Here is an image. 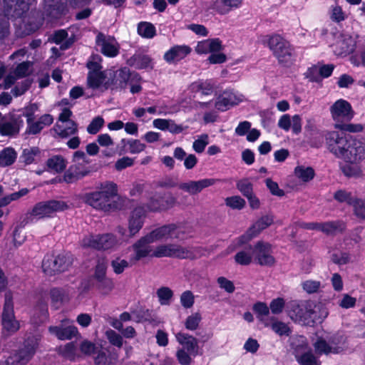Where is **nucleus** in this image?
<instances>
[{"label": "nucleus", "instance_id": "nucleus-30", "mask_svg": "<svg viewBox=\"0 0 365 365\" xmlns=\"http://www.w3.org/2000/svg\"><path fill=\"white\" fill-rule=\"evenodd\" d=\"M242 2V0H214L212 4V9L218 14L224 15L233 9L239 8Z\"/></svg>", "mask_w": 365, "mask_h": 365}, {"label": "nucleus", "instance_id": "nucleus-20", "mask_svg": "<svg viewBox=\"0 0 365 365\" xmlns=\"http://www.w3.org/2000/svg\"><path fill=\"white\" fill-rule=\"evenodd\" d=\"M254 255L261 265H272L275 260L272 255V247L269 243L259 242L253 250Z\"/></svg>", "mask_w": 365, "mask_h": 365}, {"label": "nucleus", "instance_id": "nucleus-48", "mask_svg": "<svg viewBox=\"0 0 365 365\" xmlns=\"http://www.w3.org/2000/svg\"><path fill=\"white\" fill-rule=\"evenodd\" d=\"M57 262V272H64L66 270L72 263V258L69 254H60L56 256Z\"/></svg>", "mask_w": 365, "mask_h": 365}, {"label": "nucleus", "instance_id": "nucleus-18", "mask_svg": "<svg viewBox=\"0 0 365 365\" xmlns=\"http://www.w3.org/2000/svg\"><path fill=\"white\" fill-rule=\"evenodd\" d=\"M48 330L60 340L71 339L78 334V329L67 319L62 320L60 326H51Z\"/></svg>", "mask_w": 365, "mask_h": 365}, {"label": "nucleus", "instance_id": "nucleus-16", "mask_svg": "<svg viewBox=\"0 0 365 365\" xmlns=\"http://www.w3.org/2000/svg\"><path fill=\"white\" fill-rule=\"evenodd\" d=\"M96 45L101 52L108 57H115L119 53L120 46L115 38L99 34L96 37Z\"/></svg>", "mask_w": 365, "mask_h": 365}, {"label": "nucleus", "instance_id": "nucleus-9", "mask_svg": "<svg viewBox=\"0 0 365 365\" xmlns=\"http://www.w3.org/2000/svg\"><path fill=\"white\" fill-rule=\"evenodd\" d=\"M155 257H174L179 258H195L198 256L193 248L183 247L177 245H163L153 249Z\"/></svg>", "mask_w": 365, "mask_h": 365}, {"label": "nucleus", "instance_id": "nucleus-60", "mask_svg": "<svg viewBox=\"0 0 365 365\" xmlns=\"http://www.w3.org/2000/svg\"><path fill=\"white\" fill-rule=\"evenodd\" d=\"M126 145L128 151L132 154L139 153L143 151L146 147L144 143L136 139L128 140Z\"/></svg>", "mask_w": 365, "mask_h": 365}, {"label": "nucleus", "instance_id": "nucleus-36", "mask_svg": "<svg viewBox=\"0 0 365 365\" xmlns=\"http://www.w3.org/2000/svg\"><path fill=\"white\" fill-rule=\"evenodd\" d=\"M294 309L289 312V316L290 318L296 322H298L302 324H310V318L306 311L299 312L298 308L302 307H309V304L304 305H298L296 304H293Z\"/></svg>", "mask_w": 365, "mask_h": 365}, {"label": "nucleus", "instance_id": "nucleus-31", "mask_svg": "<svg viewBox=\"0 0 365 365\" xmlns=\"http://www.w3.org/2000/svg\"><path fill=\"white\" fill-rule=\"evenodd\" d=\"M68 165L67 160L61 155H53L46 161V170L53 173H61Z\"/></svg>", "mask_w": 365, "mask_h": 365}, {"label": "nucleus", "instance_id": "nucleus-26", "mask_svg": "<svg viewBox=\"0 0 365 365\" xmlns=\"http://www.w3.org/2000/svg\"><path fill=\"white\" fill-rule=\"evenodd\" d=\"M178 342L181 345L179 349L188 351L190 354H198V341L194 336L184 333L179 332L175 334Z\"/></svg>", "mask_w": 365, "mask_h": 365}, {"label": "nucleus", "instance_id": "nucleus-45", "mask_svg": "<svg viewBox=\"0 0 365 365\" xmlns=\"http://www.w3.org/2000/svg\"><path fill=\"white\" fill-rule=\"evenodd\" d=\"M28 192V189L23 188L18 192L11 193V195L0 198V207H3L9 205L12 201L18 200L21 197L26 195Z\"/></svg>", "mask_w": 365, "mask_h": 365}, {"label": "nucleus", "instance_id": "nucleus-42", "mask_svg": "<svg viewBox=\"0 0 365 365\" xmlns=\"http://www.w3.org/2000/svg\"><path fill=\"white\" fill-rule=\"evenodd\" d=\"M138 33L144 38H152L155 36L156 30L152 24L141 22L138 24Z\"/></svg>", "mask_w": 365, "mask_h": 365}, {"label": "nucleus", "instance_id": "nucleus-22", "mask_svg": "<svg viewBox=\"0 0 365 365\" xmlns=\"http://www.w3.org/2000/svg\"><path fill=\"white\" fill-rule=\"evenodd\" d=\"M23 126V120L20 117L14 115L5 116L0 123V133L2 135H15L19 133Z\"/></svg>", "mask_w": 365, "mask_h": 365}, {"label": "nucleus", "instance_id": "nucleus-38", "mask_svg": "<svg viewBox=\"0 0 365 365\" xmlns=\"http://www.w3.org/2000/svg\"><path fill=\"white\" fill-rule=\"evenodd\" d=\"M174 202V199L172 197H160L156 196L152 199L148 206V210L155 211L158 210L167 209L171 206Z\"/></svg>", "mask_w": 365, "mask_h": 365}, {"label": "nucleus", "instance_id": "nucleus-2", "mask_svg": "<svg viewBox=\"0 0 365 365\" xmlns=\"http://www.w3.org/2000/svg\"><path fill=\"white\" fill-rule=\"evenodd\" d=\"M128 79L126 69L116 71H106L89 72L87 78L88 87L93 90L103 91L113 86L123 87Z\"/></svg>", "mask_w": 365, "mask_h": 365}, {"label": "nucleus", "instance_id": "nucleus-14", "mask_svg": "<svg viewBox=\"0 0 365 365\" xmlns=\"http://www.w3.org/2000/svg\"><path fill=\"white\" fill-rule=\"evenodd\" d=\"M181 234H182V228L175 225H168L155 229L145 237L148 242L153 243L156 241L168 239H182Z\"/></svg>", "mask_w": 365, "mask_h": 365}, {"label": "nucleus", "instance_id": "nucleus-8", "mask_svg": "<svg viewBox=\"0 0 365 365\" xmlns=\"http://www.w3.org/2000/svg\"><path fill=\"white\" fill-rule=\"evenodd\" d=\"M329 112L334 125L351 121L355 115L351 103L343 98L334 101L329 107Z\"/></svg>", "mask_w": 365, "mask_h": 365}, {"label": "nucleus", "instance_id": "nucleus-28", "mask_svg": "<svg viewBox=\"0 0 365 365\" xmlns=\"http://www.w3.org/2000/svg\"><path fill=\"white\" fill-rule=\"evenodd\" d=\"M306 227L309 230H320L326 234H333L345 228V224L341 221L328 222L325 223H310Z\"/></svg>", "mask_w": 365, "mask_h": 365}, {"label": "nucleus", "instance_id": "nucleus-56", "mask_svg": "<svg viewBox=\"0 0 365 365\" xmlns=\"http://www.w3.org/2000/svg\"><path fill=\"white\" fill-rule=\"evenodd\" d=\"M132 264L130 261L122 259L120 257H116L111 262V267L113 272L115 274H121L123 271L129 267V264Z\"/></svg>", "mask_w": 365, "mask_h": 365}, {"label": "nucleus", "instance_id": "nucleus-61", "mask_svg": "<svg viewBox=\"0 0 365 365\" xmlns=\"http://www.w3.org/2000/svg\"><path fill=\"white\" fill-rule=\"evenodd\" d=\"M106 336L111 344L119 348L123 346V337L115 331L112 329L107 330L106 331Z\"/></svg>", "mask_w": 365, "mask_h": 365}, {"label": "nucleus", "instance_id": "nucleus-41", "mask_svg": "<svg viewBox=\"0 0 365 365\" xmlns=\"http://www.w3.org/2000/svg\"><path fill=\"white\" fill-rule=\"evenodd\" d=\"M158 301L161 305H170L173 297V292L169 287H163L156 292Z\"/></svg>", "mask_w": 365, "mask_h": 365}, {"label": "nucleus", "instance_id": "nucleus-52", "mask_svg": "<svg viewBox=\"0 0 365 365\" xmlns=\"http://www.w3.org/2000/svg\"><path fill=\"white\" fill-rule=\"evenodd\" d=\"M334 128L353 133H360L364 130L363 125L360 123H346V122L334 125Z\"/></svg>", "mask_w": 365, "mask_h": 365}, {"label": "nucleus", "instance_id": "nucleus-33", "mask_svg": "<svg viewBox=\"0 0 365 365\" xmlns=\"http://www.w3.org/2000/svg\"><path fill=\"white\" fill-rule=\"evenodd\" d=\"M53 130L58 137L66 138L78 132V126L74 121H67L66 123H56Z\"/></svg>", "mask_w": 365, "mask_h": 365}, {"label": "nucleus", "instance_id": "nucleus-1", "mask_svg": "<svg viewBox=\"0 0 365 365\" xmlns=\"http://www.w3.org/2000/svg\"><path fill=\"white\" fill-rule=\"evenodd\" d=\"M329 150L336 157L342 158L345 165L344 174L348 177H360L363 174L362 162L365 160V145L359 140L336 130L325 135Z\"/></svg>", "mask_w": 365, "mask_h": 365}, {"label": "nucleus", "instance_id": "nucleus-49", "mask_svg": "<svg viewBox=\"0 0 365 365\" xmlns=\"http://www.w3.org/2000/svg\"><path fill=\"white\" fill-rule=\"evenodd\" d=\"M89 173L87 169L78 170L75 166H71L70 169L64 174V180L66 182H71L74 178H78L86 175Z\"/></svg>", "mask_w": 365, "mask_h": 365}, {"label": "nucleus", "instance_id": "nucleus-54", "mask_svg": "<svg viewBox=\"0 0 365 365\" xmlns=\"http://www.w3.org/2000/svg\"><path fill=\"white\" fill-rule=\"evenodd\" d=\"M302 287L304 292L308 294L317 292L322 287L321 282L314 279H307L302 282Z\"/></svg>", "mask_w": 365, "mask_h": 365}, {"label": "nucleus", "instance_id": "nucleus-39", "mask_svg": "<svg viewBox=\"0 0 365 365\" xmlns=\"http://www.w3.org/2000/svg\"><path fill=\"white\" fill-rule=\"evenodd\" d=\"M17 154L11 148H4L0 152V166L5 167L14 163Z\"/></svg>", "mask_w": 365, "mask_h": 365}, {"label": "nucleus", "instance_id": "nucleus-21", "mask_svg": "<svg viewBox=\"0 0 365 365\" xmlns=\"http://www.w3.org/2000/svg\"><path fill=\"white\" fill-rule=\"evenodd\" d=\"M150 243L146 240V237L141 238L135 243L132 247L133 254L130 256V262L135 264L143 257H153V249L150 246Z\"/></svg>", "mask_w": 365, "mask_h": 365}, {"label": "nucleus", "instance_id": "nucleus-23", "mask_svg": "<svg viewBox=\"0 0 365 365\" xmlns=\"http://www.w3.org/2000/svg\"><path fill=\"white\" fill-rule=\"evenodd\" d=\"M192 51L187 45H176L171 47L164 54V59L169 63H175L185 58Z\"/></svg>", "mask_w": 365, "mask_h": 365}, {"label": "nucleus", "instance_id": "nucleus-50", "mask_svg": "<svg viewBox=\"0 0 365 365\" xmlns=\"http://www.w3.org/2000/svg\"><path fill=\"white\" fill-rule=\"evenodd\" d=\"M350 63L355 67H365V46L349 58Z\"/></svg>", "mask_w": 365, "mask_h": 365}, {"label": "nucleus", "instance_id": "nucleus-25", "mask_svg": "<svg viewBox=\"0 0 365 365\" xmlns=\"http://www.w3.org/2000/svg\"><path fill=\"white\" fill-rule=\"evenodd\" d=\"M146 210L143 207H135L129 217L128 229L130 235H134L141 229Z\"/></svg>", "mask_w": 365, "mask_h": 365}, {"label": "nucleus", "instance_id": "nucleus-7", "mask_svg": "<svg viewBox=\"0 0 365 365\" xmlns=\"http://www.w3.org/2000/svg\"><path fill=\"white\" fill-rule=\"evenodd\" d=\"M273 222L274 219L272 215H264L260 217L245 235L240 236L234 241V242L227 248V253L233 252L237 247H240L249 242L252 237L270 226Z\"/></svg>", "mask_w": 365, "mask_h": 365}, {"label": "nucleus", "instance_id": "nucleus-63", "mask_svg": "<svg viewBox=\"0 0 365 365\" xmlns=\"http://www.w3.org/2000/svg\"><path fill=\"white\" fill-rule=\"evenodd\" d=\"M271 327L272 329L279 336H288L290 332L289 327L285 323L282 322H274L272 324Z\"/></svg>", "mask_w": 365, "mask_h": 365}, {"label": "nucleus", "instance_id": "nucleus-29", "mask_svg": "<svg viewBox=\"0 0 365 365\" xmlns=\"http://www.w3.org/2000/svg\"><path fill=\"white\" fill-rule=\"evenodd\" d=\"M299 312L306 311L310 318L311 322H321L328 316V310L326 307L322 304H316L312 307V304H309V307H302L298 308Z\"/></svg>", "mask_w": 365, "mask_h": 365}, {"label": "nucleus", "instance_id": "nucleus-27", "mask_svg": "<svg viewBox=\"0 0 365 365\" xmlns=\"http://www.w3.org/2000/svg\"><path fill=\"white\" fill-rule=\"evenodd\" d=\"M222 49V42L219 38H208L199 41L195 50L198 54H207L220 51Z\"/></svg>", "mask_w": 365, "mask_h": 365}, {"label": "nucleus", "instance_id": "nucleus-57", "mask_svg": "<svg viewBox=\"0 0 365 365\" xmlns=\"http://www.w3.org/2000/svg\"><path fill=\"white\" fill-rule=\"evenodd\" d=\"M180 301L184 308L190 309L195 303V295L191 291H185L180 295Z\"/></svg>", "mask_w": 365, "mask_h": 365}, {"label": "nucleus", "instance_id": "nucleus-11", "mask_svg": "<svg viewBox=\"0 0 365 365\" xmlns=\"http://www.w3.org/2000/svg\"><path fill=\"white\" fill-rule=\"evenodd\" d=\"M294 354L300 365H320L319 355H314L308 346V343L304 336L297 338V344H294Z\"/></svg>", "mask_w": 365, "mask_h": 365}, {"label": "nucleus", "instance_id": "nucleus-51", "mask_svg": "<svg viewBox=\"0 0 365 365\" xmlns=\"http://www.w3.org/2000/svg\"><path fill=\"white\" fill-rule=\"evenodd\" d=\"M202 319L199 312H195L188 316L185 321V327L187 329L194 331L197 329Z\"/></svg>", "mask_w": 365, "mask_h": 365}, {"label": "nucleus", "instance_id": "nucleus-3", "mask_svg": "<svg viewBox=\"0 0 365 365\" xmlns=\"http://www.w3.org/2000/svg\"><path fill=\"white\" fill-rule=\"evenodd\" d=\"M117 197V185L111 182H105L98 187L96 191L87 194L86 201L97 210L110 211L116 207Z\"/></svg>", "mask_w": 365, "mask_h": 365}, {"label": "nucleus", "instance_id": "nucleus-6", "mask_svg": "<svg viewBox=\"0 0 365 365\" xmlns=\"http://www.w3.org/2000/svg\"><path fill=\"white\" fill-rule=\"evenodd\" d=\"M2 335L5 337L15 334L20 329V322L16 319L14 304L9 295L5 297V302L1 315Z\"/></svg>", "mask_w": 365, "mask_h": 365}, {"label": "nucleus", "instance_id": "nucleus-34", "mask_svg": "<svg viewBox=\"0 0 365 365\" xmlns=\"http://www.w3.org/2000/svg\"><path fill=\"white\" fill-rule=\"evenodd\" d=\"M213 88L214 86L210 81H197L190 86L189 91L195 94L207 96L212 93Z\"/></svg>", "mask_w": 365, "mask_h": 365}, {"label": "nucleus", "instance_id": "nucleus-47", "mask_svg": "<svg viewBox=\"0 0 365 365\" xmlns=\"http://www.w3.org/2000/svg\"><path fill=\"white\" fill-rule=\"evenodd\" d=\"M225 205L233 210H242L245 206V200L240 196L228 197L225 200Z\"/></svg>", "mask_w": 365, "mask_h": 365}, {"label": "nucleus", "instance_id": "nucleus-53", "mask_svg": "<svg viewBox=\"0 0 365 365\" xmlns=\"http://www.w3.org/2000/svg\"><path fill=\"white\" fill-rule=\"evenodd\" d=\"M351 205H352L354 215L357 217L365 219V200L354 197Z\"/></svg>", "mask_w": 365, "mask_h": 365}, {"label": "nucleus", "instance_id": "nucleus-15", "mask_svg": "<svg viewBox=\"0 0 365 365\" xmlns=\"http://www.w3.org/2000/svg\"><path fill=\"white\" fill-rule=\"evenodd\" d=\"M245 100V96L237 91L227 90L223 91L216 99L215 107L217 110L225 111L238 105Z\"/></svg>", "mask_w": 365, "mask_h": 365}, {"label": "nucleus", "instance_id": "nucleus-46", "mask_svg": "<svg viewBox=\"0 0 365 365\" xmlns=\"http://www.w3.org/2000/svg\"><path fill=\"white\" fill-rule=\"evenodd\" d=\"M40 158V150L36 148L24 149L21 155L26 164H31Z\"/></svg>", "mask_w": 365, "mask_h": 365}, {"label": "nucleus", "instance_id": "nucleus-55", "mask_svg": "<svg viewBox=\"0 0 365 365\" xmlns=\"http://www.w3.org/2000/svg\"><path fill=\"white\" fill-rule=\"evenodd\" d=\"M105 123L104 119L101 116L94 118L87 127V132L94 135L98 133Z\"/></svg>", "mask_w": 365, "mask_h": 365}, {"label": "nucleus", "instance_id": "nucleus-58", "mask_svg": "<svg viewBox=\"0 0 365 365\" xmlns=\"http://www.w3.org/2000/svg\"><path fill=\"white\" fill-rule=\"evenodd\" d=\"M209 143V136L207 134H202L198 136L197 139H196L192 144L193 150L198 153H202Z\"/></svg>", "mask_w": 365, "mask_h": 365}, {"label": "nucleus", "instance_id": "nucleus-32", "mask_svg": "<svg viewBox=\"0 0 365 365\" xmlns=\"http://www.w3.org/2000/svg\"><path fill=\"white\" fill-rule=\"evenodd\" d=\"M294 175L299 182L306 183L314 178L315 172L311 166L298 164L294 170Z\"/></svg>", "mask_w": 365, "mask_h": 365}, {"label": "nucleus", "instance_id": "nucleus-44", "mask_svg": "<svg viewBox=\"0 0 365 365\" xmlns=\"http://www.w3.org/2000/svg\"><path fill=\"white\" fill-rule=\"evenodd\" d=\"M253 255V250L250 247L248 250L238 252L235 256V259L239 264L247 265L251 262Z\"/></svg>", "mask_w": 365, "mask_h": 365}, {"label": "nucleus", "instance_id": "nucleus-43", "mask_svg": "<svg viewBox=\"0 0 365 365\" xmlns=\"http://www.w3.org/2000/svg\"><path fill=\"white\" fill-rule=\"evenodd\" d=\"M330 19L335 22H341L346 19V14L342 8L337 4L331 5L329 8Z\"/></svg>", "mask_w": 365, "mask_h": 365}, {"label": "nucleus", "instance_id": "nucleus-5", "mask_svg": "<svg viewBox=\"0 0 365 365\" xmlns=\"http://www.w3.org/2000/svg\"><path fill=\"white\" fill-rule=\"evenodd\" d=\"M267 45L281 65L285 67L292 65L294 50L287 41L279 35H274L269 38Z\"/></svg>", "mask_w": 365, "mask_h": 365}, {"label": "nucleus", "instance_id": "nucleus-17", "mask_svg": "<svg viewBox=\"0 0 365 365\" xmlns=\"http://www.w3.org/2000/svg\"><path fill=\"white\" fill-rule=\"evenodd\" d=\"M38 338H36L34 341L30 344L26 342V349L21 350L19 354L8 358L6 361V365H24L26 364L34 354L38 344Z\"/></svg>", "mask_w": 365, "mask_h": 365}, {"label": "nucleus", "instance_id": "nucleus-37", "mask_svg": "<svg viewBox=\"0 0 365 365\" xmlns=\"http://www.w3.org/2000/svg\"><path fill=\"white\" fill-rule=\"evenodd\" d=\"M53 121L51 115L46 114L42 115L38 121L28 123V132L31 134L39 133L45 126L51 125Z\"/></svg>", "mask_w": 365, "mask_h": 365}, {"label": "nucleus", "instance_id": "nucleus-12", "mask_svg": "<svg viewBox=\"0 0 365 365\" xmlns=\"http://www.w3.org/2000/svg\"><path fill=\"white\" fill-rule=\"evenodd\" d=\"M313 345L317 355L339 354L344 349L340 340L331 339L327 334L317 336V339Z\"/></svg>", "mask_w": 365, "mask_h": 365}, {"label": "nucleus", "instance_id": "nucleus-19", "mask_svg": "<svg viewBox=\"0 0 365 365\" xmlns=\"http://www.w3.org/2000/svg\"><path fill=\"white\" fill-rule=\"evenodd\" d=\"M217 180L214 178H204L199 180H189L179 185V188L190 195H197L203 189L215 184Z\"/></svg>", "mask_w": 365, "mask_h": 365}, {"label": "nucleus", "instance_id": "nucleus-64", "mask_svg": "<svg viewBox=\"0 0 365 365\" xmlns=\"http://www.w3.org/2000/svg\"><path fill=\"white\" fill-rule=\"evenodd\" d=\"M237 187L245 197H247L254 193L252 185L247 180H242L237 182Z\"/></svg>", "mask_w": 365, "mask_h": 365}, {"label": "nucleus", "instance_id": "nucleus-35", "mask_svg": "<svg viewBox=\"0 0 365 365\" xmlns=\"http://www.w3.org/2000/svg\"><path fill=\"white\" fill-rule=\"evenodd\" d=\"M44 10L48 16L57 18L63 11L64 0H43Z\"/></svg>", "mask_w": 365, "mask_h": 365}, {"label": "nucleus", "instance_id": "nucleus-24", "mask_svg": "<svg viewBox=\"0 0 365 365\" xmlns=\"http://www.w3.org/2000/svg\"><path fill=\"white\" fill-rule=\"evenodd\" d=\"M36 0H4L6 15L20 16L29 9V6Z\"/></svg>", "mask_w": 365, "mask_h": 365}, {"label": "nucleus", "instance_id": "nucleus-62", "mask_svg": "<svg viewBox=\"0 0 365 365\" xmlns=\"http://www.w3.org/2000/svg\"><path fill=\"white\" fill-rule=\"evenodd\" d=\"M197 354H190L187 351L178 349L176 354L178 360L181 365H189L192 357L197 356Z\"/></svg>", "mask_w": 365, "mask_h": 365}, {"label": "nucleus", "instance_id": "nucleus-10", "mask_svg": "<svg viewBox=\"0 0 365 365\" xmlns=\"http://www.w3.org/2000/svg\"><path fill=\"white\" fill-rule=\"evenodd\" d=\"M358 38L354 34H341L336 36V41L330 44V47L336 56L344 57L355 50Z\"/></svg>", "mask_w": 365, "mask_h": 365}, {"label": "nucleus", "instance_id": "nucleus-59", "mask_svg": "<svg viewBox=\"0 0 365 365\" xmlns=\"http://www.w3.org/2000/svg\"><path fill=\"white\" fill-rule=\"evenodd\" d=\"M60 351L70 360H74L78 356L76 347L73 342L68 343L64 346L61 347Z\"/></svg>", "mask_w": 365, "mask_h": 365}, {"label": "nucleus", "instance_id": "nucleus-13", "mask_svg": "<svg viewBox=\"0 0 365 365\" xmlns=\"http://www.w3.org/2000/svg\"><path fill=\"white\" fill-rule=\"evenodd\" d=\"M117 245L115 237L110 234L103 235H89L82 240V245L85 247H91L97 250H108Z\"/></svg>", "mask_w": 365, "mask_h": 365}, {"label": "nucleus", "instance_id": "nucleus-4", "mask_svg": "<svg viewBox=\"0 0 365 365\" xmlns=\"http://www.w3.org/2000/svg\"><path fill=\"white\" fill-rule=\"evenodd\" d=\"M68 205L63 200H48L37 203L31 210L26 214L24 219L21 222L23 227L29 222L47 217H53L56 212L64 211Z\"/></svg>", "mask_w": 365, "mask_h": 365}, {"label": "nucleus", "instance_id": "nucleus-40", "mask_svg": "<svg viewBox=\"0 0 365 365\" xmlns=\"http://www.w3.org/2000/svg\"><path fill=\"white\" fill-rule=\"evenodd\" d=\"M57 262L56 257L51 255H47L44 257L42 263L43 272L48 275L55 274L57 272Z\"/></svg>", "mask_w": 365, "mask_h": 365}]
</instances>
